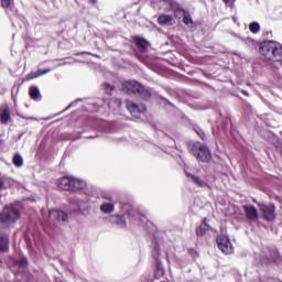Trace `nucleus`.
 <instances>
[{
	"label": "nucleus",
	"mask_w": 282,
	"mask_h": 282,
	"mask_svg": "<svg viewBox=\"0 0 282 282\" xmlns=\"http://www.w3.org/2000/svg\"><path fill=\"white\" fill-rule=\"evenodd\" d=\"M260 54L273 67H282V45L279 42L269 41L262 43Z\"/></svg>",
	"instance_id": "obj_1"
},
{
	"label": "nucleus",
	"mask_w": 282,
	"mask_h": 282,
	"mask_svg": "<svg viewBox=\"0 0 282 282\" xmlns=\"http://www.w3.org/2000/svg\"><path fill=\"white\" fill-rule=\"evenodd\" d=\"M187 149L192 155L197 160V162H210L213 160V155L210 154V150L208 147L200 142H188Z\"/></svg>",
	"instance_id": "obj_2"
},
{
	"label": "nucleus",
	"mask_w": 282,
	"mask_h": 282,
	"mask_svg": "<svg viewBox=\"0 0 282 282\" xmlns=\"http://www.w3.org/2000/svg\"><path fill=\"white\" fill-rule=\"evenodd\" d=\"M19 217H21L19 209L13 206L4 207L2 213H0V228H8L12 224H17Z\"/></svg>",
	"instance_id": "obj_3"
},
{
	"label": "nucleus",
	"mask_w": 282,
	"mask_h": 282,
	"mask_svg": "<svg viewBox=\"0 0 282 282\" xmlns=\"http://www.w3.org/2000/svg\"><path fill=\"white\" fill-rule=\"evenodd\" d=\"M122 89L123 91H126V94H139V96H141L142 98H149V96H151V93L144 89V86H142V84L135 80L124 82L122 85Z\"/></svg>",
	"instance_id": "obj_4"
},
{
	"label": "nucleus",
	"mask_w": 282,
	"mask_h": 282,
	"mask_svg": "<svg viewBox=\"0 0 282 282\" xmlns=\"http://www.w3.org/2000/svg\"><path fill=\"white\" fill-rule=\"evenodd\" d=\"M67 221V214L63 210L53 209L48 212V224L51 226H58V224H65Z\"/></svg>",
	"instance_id": "obj_5"
},
{
	"label": "nucleus",
	"mask_w": 282,
	"mask_h": 282,
	"mask_svg": "<svg viewBox=\"0 0 282 282\" xmlns=\"http://www.w3.org/2000/svg\"><path fill=\"white\" fill-rule=\"evenodd\" d=\"M126 107L133 118H141L142 113L147 111V106H144V104L138 105L131 100L126 101Z\"/></svg>",
	"instance_id": "obj_6"
},
{
	"label": "nucleus",
	"mask_w": 282,
	"mask_h": 282,
	"mask_svg": "<svg viewBox=\"0 0 282 282\" xmlns=\"http://www.w3.org/2000/svg\"><path fill=\"white\" fill-rule=\"evenodd\" d=\"M10 267L13 274H19L21 272H24V270L28 268V259L26 258H20V259H11L10 260Z\"/></svg>",
	"instance_id": "obj_7"
},
{
	"label": "nucleus",
	"mask_w": 282,
	"mask_h": 282,
	"mask_svg": "<svg viewBox=\"0 0 282 282\" xmlns=\"http://www.w3.org/2000/svg\"><path fill=\"white\" fill-rule=\"evenodd\" d=\"M217 245L219 250L224 253V254H232V242H230V238L226 237V236H219L217 238Z\"/></svg>",
	"instance_id": "obj_8"
},
{
	"label": "nucleus",
	"mask_w": 282,
	"mask_h": 282,
	"mask_svg": "<svg viewBox=\"0 0 282 282\" xmlns=\"http://www.w3.org/2000/svg\"><path fill=\"white\" fill-rule=\"evenodd\" d=\"M275 208L273 204H262L260 205V210L263 214V218L267 221H274V219H276V213H275Z\"/></svg>",
	"instance_id": "obj_9"
},
{
	"label": "nucleus",
	"mask_w": 282,
	"mask_h": 282,
	"mask_svg": "<svg viewBox=\"0 0 282 282\" xmlns=\"http://www.w3.org/2000/svg\"><path fill=\"white\" fill-rule=\"evenodd\" d=\"M175 17H183V23L187 25V28H191L192 30L195 28V22L193 21V18H191V14L186 11L180 9L175 12Z\"/></svg>",
	"instance_id": "obj_10"
},
{
	"label": "nucleus",
	"mask_w": 282,
	"mask_h": 282,
	"mask_svg": "<svg viewBox=\"0 0 282 282\" xmlns=\"http://www.w3.org/2000/svg\"><path fill=\"white\" fill-rule=\"evenodd\" d=\"M242 208L246 213L247 219H250V221H257V219H259V212L257 210V207L252 205H245Z\"/></svg>",
	"instance_id": "obj_11"
},
{
	"label": "nucleus",
	"mask_w": 282,
	"mask_h": 282,
	"mask_svg": "<svg viewBox=\"0 0 282 282\" xmlns=\"http://www.w3.org/2000/svg\"><path fill=\"white\" fill-rule=\"evenodd\" d=\"M185 175L189 180V182H193V184H195V186H199V188H204V186H206V182L202 181V178L195 176L194 174L186 170Z\"/></svg>",
	"instance_id": "obj_12"
},
{
	"label": "nucleus",
	"mask_w": 282,
	"mask_h": 282,
	"mask_svg": "<svg viewBox=\"0 0 282 282\" xmlns=\"http://www.w3.org/2000/svg\"><path fill=\"white\" fill-rule=\"evenodd\" d=\"M72 182L73 177L64 176L59 178L58 186L62 188V191H72Z\"/></svg>",
	"instance_id": "obj_13"
},
{
	"label": "nucleus",
	"mask_w": 282,
	"mask_h": 282,
	"mask_svg": "<svg viewBox=\"0 0 282 282\" xmlns=\"http://www.w3.org/2000/svg\"><path fill=\"white\" fill-rule=\"evenodd\" d=\"M109 221L110 224H116L119 228H127V220L122 216L112 215L109 217Z\"/></svg>",
	"instance_id": "obj_14"
},
{
	"label": "nucleus",
	"mask_w": 282,
	"mask_h": 282,
	"mask_svg": "<svg viewBox=\"0 0 282 282\" xmlns=\"http://www.w3.org/2000/svg\"><path fill=\"white\" fill-rule=\"evenodd\" d=\"M85 186H87V183H85V181L73 177L70 191H83Z\"/></svg>",
	"instance_id": "obj_15"
},
{
	"label": "nucleus",
	"mask_w": 282,
	"mask_h": 282,
	"mask_svg": "<svg viewBox=\"0 0 282 282\" xmlns=\"http://www.w3.org/2000/svg\"><path fill=\"white\" fill-rule=\"evenodd\" d=\"M50 72H52V68L39 69L37 72L30 73L26 76V80H32L34 78H39V76H45V74H50Z\"/></svg>",
	"instance_id": "obj_16"
},
{
	"label": "nucleus",
	"mask_w": 282,
	"mask_h": 282,
	"mask_svg": "<svg viewBox=\"0 0 282 282\" xmlns=\"http://www.w3.org/2000/svg\"><path fill=\"white\" fill-rule=\"evenodd\" d=\"M10 121V110L8 108L0 110V122L1 124H8Z\"/></svg>",
	"instance_id": "obj_17"
},
{
	"label": "nucleus",
	"mask_w": 282,
	"mask_h": 282,
	"mask_svg": "<svg viewBox=\"0 0 282 282\" xmlns=\"http://www.w3.org/2000/svg\"><path fill=\"white\" fill-rule=\"evenodd\" d=\"M116 208V205L113 203H102L100 205L101 213H105V215H109L110 213H113Z\"/></svg>",
	"instance_id": "obj_18"
},
{
	"label": "nucleus",
	"mask_w": 282,
	"mask_h": 282,
	"mask_svg": "<svg viewBox=\"0 0 282 282\" xmlns=\"http://www.w3.org/2000/svg\"><path fill=\"white\" fill-rule=\"evenodd\" d=\"M10 239L8 237H0V252H8Z\"/></svg>",
	"instance_id": "obj_19"
},
{
	"label": "nucleus",
	"mask_w": 282,
	"mask_h": 282,
	"mask_svg": "<svg viewBox=\"0 0 282 282\" xmlns=\"http://www.w3.org/2000/svg\"><path fill=\"white\" fill-rule=\"evenodd\" d=\"M171 21H173V18L169 14H162L159 17L160 25H171Z\"/></svg>",
	"instance_id": "obj_20"
},
{
	"label": "nucleus",
	"mask_w": 282,
	"mask_h": 282,
	"mask_svg": "<svg viewBox=\"0 0 282 282\" xmlns=\"http://www.w3.org/2000/svg\"><path fill=\"white\" fill-rule=\"evenodd\" d=\"M134 43L138 47H141L143 51L149 47V42L142 37H134Z\"/></svg>",
	"instance_id": "obj_21"
},
{
	"label": "nucleus",
	"mask_w": 282,
	"mask_h": 282,
	"mask_svg": "<svg viewBox=\"0 0 282 282\" xmlns=\"http://www.w3.org/2000/svg\"><path fill=\"white\" fill-rule=\"evenodd\" d=\"M10 186V178L6 175L0 174V191Z\"/></svg>",
	"instance_id": "obj_22"
},
{
	"label": "nucleus",
	"mask_w": 282,
	"mask_h": 282,
	"mask_svg": "<svg viewBox=\"0 0 282 282\" xmlns=\"http://www.w3.org/2000/svg\"><path fill=\"white\" fill-rule=\"evenodd\" d=\"M30 96L33 98V100H39L41 98V91L39 90V87L33 86L30 88Z\"/></svg>",
	"instance_id": "obj_23"
},
{
	"label": "nucleus",
	"mask_w": 282,
	"mask_h": 282,
	"mask_svg": "<svg viewBox=\"0 0 282 282\" xmlns=\"http://www.w3.org/2000/svg\"><path fill=\"white\" fill-rule=\"evenodd\" d=\"M249 30H250V32H252V34H258V32H260V30H261V25H259V22H252L249 25Z\"/></svg>",
	"instance_id": "obj_24"
},
{
	"label": "nucleus",
	"mask_w": 282,
	"mask_h": 282,
	"mask_svg": "<svg viewBox=\"0 0 282 282\" xmlns=\"http://www.w3.org/2000/svg\"><path fill=\"white\" fill-rule=\"evenodd\" d=\"M13 164L14 166H18V167L23 166V158L21 156V154H15L13 156Z\"/></svg>",
	"instance_id": "obj_25"
},
{
	"label": "nucleus",
	"mask_w": 282,
	"mask_h": 282,
	"mask_svg": "<svg viewBox=\"0 0 282 282\" xmlns=\"http://www.w3.org/2000/svg\"><path fill=\"white\" fill-rule=\"evenodd\" d=\"M206 230H208V225L204 224L199 228L196 229V235L198 237H204V235H206Z\"/></svg>",
	"instance_id": "obj_26"
},
{
	"label": "nucleus",
	"mask_w": 282,
	"mask_h": 282,
	"mask_svg": "<svg viewBox=\"0 0 282 282\" xmlns=\"http://www.w3.org/2000/svg\"><path fill=\"white\" fill-rule=\"evenodd\" d=\"M2 8H12L14 6V0H1Z\"/></svg>",
	"instance_id": "obj_27"
},
{
	"label": "nucleus",
	"mask_w": 282,
	"mask_h": 282,
	"mask_svg": "<svg viewBox=\"0 0 282 282\" xmlns=\"http://www.w3.org/2000/svg\"><path fill=\"white\" fill-rule=\"evenodd\" d=\"M194 131L197 133V135H199L202 140H205L206 135L204 134V130H202V128L196 127L194 128Z\"/></svg>",
	"instance_id": "obj_28"
},
{
	"label": "nucleus",
	"mask_w": 282,
	"mask_h": 282,
	"mask_svg": "<svg viewBox=\"0 0 282 282\" xmlns=\"http://www.w3.org/2000/svg\"><path fill=\"white\" fill-rule=\"evenodd\" d=\"M102 199H107V202H111L113 199V197L111 196V194H102Z\"/></svg>",
	"instance_id": "obj_29"
},
{
	"label": "nucleus",
	"mask_w": 282,
	"mask_h": 282,
	"mask_svg": "<svg viewBox=\"0 0 282 282\" xmlns=\"http://www.w3.org/2000/svg\"><path fill=\"white\" fill-rule=\"evenodd\" d=\"M104 89H106V91H113V86L109 84H104Z\"/></svg>",
	"instance_id": "obj_30"
},
{
	"label": "nucleus",
	"mask_w": 282,
	"mask_h": 282,
	"mask_svg": "<svg viewBox=\"0 0 282 282\" xmlns=\"http://www.w3.org/2000/svg\"><path fill=\"white\" fill-rule=\"evenodd\" d=\"M161 3H166L170 8L173 6V1L171 0H161Z\"/></svg>",
	"instance_id": "obj_31"
},
{
	"label": "nucleus",
	"mask_w": 282,
	"mask_h": 282,
	"mask_svg": "<svg viewBox=\"0 0 282 282\" xmlns=\"http://www.w3.org/2000/svg\"><path fill=\"white\" fill-rule=\"evenodd\" d=\"M90 3H93L94 6H96V3H98V0H89Z\"/></svg>",
	"instance_id": "obj_32"
},
{
	"label": "nucleus",
	"mask_w": 282,
	"mask_h": 282,
	"mask_svg": "<svg viewBox=\"0 0 282 282\" xmlns=\"http://www.w3.org/2000/svg\"><path fill=\"white\" fill-rule=\"evenodd\" d=\"M224 3H230V1H235V0H223Z\"/></svg>",
	"instance_id": "obj_33"
},
{
	"label": "nucleus",
	"mask_w": 282,
	"mask_h": 282,
	"mask_svg": "<svg viewBox=\"0 0 282 282\" xmlns=\"http://www.w3.org/2000/svg\"><path fill=\"white\" fill-rule=\"evenodd\" d=\"M73 105H76V101L72 102L66 109H69Z\"/></svg>",
	"instance_id": "obj_34"
},
{
	"label": "nucleus",
	"mask_w": 282,
	"mask_h": 282,
	"mask_svg": "<svg viewBox=\"0 0 282 282\" xmlns=\"http://www.w3.org/2000/svg\"><path fill=\"white\" fill-rule=\"evenodd\" d=\"M232 19H234L235 23H237V19L235 17Z\"/></svg>",
	"instance_id": "obj_35"
},
{
	"label": "nucleus",
	"mask_w": 282,
	"mask_h": 282,
	"mask_svg": "<svg viewBox=\"0 0 282 282\" xmlns=\"http://www.w3.org/2000/svg\"><path fill=\"white\" fill-rule=\"evenodd\" d=\"M140 220H141V221H144V217H141Z\"/></svg>",
	"instance_id": "obj_36"
},
{
	"label": "nucleus",
	"mask_w": 282,
	"mask_h": 282,
	"mask_svg": "<svg viewBox=\"0 0 282 282\" xmlns=\"http://www.w3.org/2000/svg\"><path fill=\"white\" fill-rule=\"evenodd\" d=\"M137 219H140V214H138Z\"/></svg>",
	"instance_id": "obj_37"
},
{
	"label": "nucleus",
	"mask_w": 282,
	"mask_h": 282,
	"mask_svg": "<svg viewBox=\"0 0 282 282\" xmlns=\"http://www.w3.org/2000/svg\"><path fill=\"white\" fill-rule=\"evenodd\" d=\"M56 282H63V281H61V280L57 279Z\"/></svg>",
	"instance_id": "obj_38"
}]
</instances>
